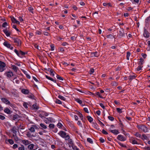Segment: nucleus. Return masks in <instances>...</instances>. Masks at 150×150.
Wrapping results in <instances>:
<instances>
[{"mask_svg":"<svg viewBox=\"0 0 150 150\" xmlns=\"http://www.w3.org/2000/svg\"><path fill=\"white\" fill-rule=\"evenodd\" d=\"M138 128L142 130L144 132H147L148 131V129L144 125H139Z\"/></svg>","mask_w":150,"mask_h":150,"instance_id":"nucleus-1","label":"nucleus"},{"mask_svg":"<svg viewBox=\"0 0 150 150\" xmlns=\"http://www.w3.org/2000/svg\"><path fill=\"white\" fill-rule=\"evenodd\" d=\"M14 42L18 46H20L21 44V41L18 38H14L13 39Z\"/></svg>","mask_w":150,"mask_h":150,"instance_id":"nucleus-2","label":"nucleus"},{"mask_svg":"<svg viewBox=\"0 0 150 150\" xmlns=\"http://www.w3.org/2000/svg\"><path fill=\"white\" fill-rule=\"evenodd\" d=\"M6 66L5 64L4 63L0 61V71L2 72L3 71L4 69V68Z\"/></svg>","mask_w":150,"mask_h":150,"instance_id":"nucleus-3","label":"nucleus"},{"mask_svg":"<svg viewBox=\"0 0 150 150\" xmlns=\"http://www.w3.org/2000/svg\"><path fill=\"white\" fill-rule=\"evenodd\" d=\"M124 35V29L123 28H120L119 30V37L120 38H121Z\"/></svg>","mask_w":150,"mask_h":150,"instance_id":"nucleus-4","label":"nucleus"},{"mask_svg":"<svg viewBox=\"0 0 150 150\" xmlns=\"http://www.w3.org/2000/svg\"><path fill=\"white\" fill-rule=\"evenodd\" d=\"M4 75L8 78H10L13 76V73L11 71H9L5 73Z\"/></svg>","mask_w":150,"mask_h":150,"instance_id":"nucleus-5","label":"nucleus"},{"mask_svg":"<svg viewBox=\"0 0 150 150\" xmlns=\"http://www.w3.org/2000/svg\"><path fill=\"white\" fill-rule=\"evenodd\" d=\"M117 139L122 141H124L126 140V138L121 135H119L117 137Z\"/></svg>","mask_w":150,"mask_h":150,"instance_id":"nucleus-6","label":"nucleus"},{"mask_svg":"<svg viewBox=\"0 0 150 150\" xmlns=\"http://www.w3.org/2000/svg\"><path fill=\"white\" fill-rule=\"evenodd\" d=\"M3 44L5 46L10 48L11 50H12L13 48V47L11 46V45L7 42H5Z\"/></svg>","mask_w":150,"mask_h":150,"instance_id":"nucleus-7","label":"nucleus"},{"mask_svg":"<svg viewBox=\"0 0 150 150\" xmlns=\"http://www.w3.org/2000/svg\"><path fill=\"white\" fill-rule=\"evenodd\" d=\"M58 134L63 138H64L67 135V133L65 132L62 131H61L59 133H58Z\"/></svg>","mask_w":150,"mask_h":150,"instance_id":"nucleus-8","label":"nucleus"},{"mask_svg":"<svg viewBox=\"0 0 150 150\" xmlns=\"http://www.w3.org/2000/svg\"><path fill=\"white\" fill-rule=\"evenodd\" d=\"M2 101L6 104H8L10 105V103L9 101H8L6 98H2Z\"/></svg>","mask_w":150,"mask_h":150,"instance_id":"nucleus-9","label":"nucleus"},{"mask_svg":"<svg viewBox=\"0 0 150 150\" xmlns=\"http://www.w3.org/2000/svg\"><path fill=\"white\" fill-rule=\"evenodd\" d=\"M11 19L12 22L14 23H16L17 24H19V22L17 21L13 17L11 16Z\"/></svg>","mask_w":150,"mask_h":150,"instance_id":"nucleus-10","label":"nucleus"},{"mask_svg":"<svg viewBox=\"0 0 150 150\" xmlns=\"http://www.w3.org/2000/svg\"><path fill=\"white\" fill-rule=\"evenodd\" d=\"M11 116L12 117V119L14 120H18L19 117V115L16 114L15 115H11Z\"/></svg>","mask_w":150,"mask_h":150,"instance_id":"nucleus-11","label":"nucleus"},{"mask_svg":"<svg viewBox=\"0 0 150 150\" xmlns=\"http://www.w3.org/2000/svg\"><path fill=\"white\" fill-rule=\"evenodd\" d=\"M143 35L146 38H148L149 37V33L145 29L144 30Z\"/></svg>","mask_w":150,"mask_h":150,"instance_id":"nucleus-12","label":"nucleus"},{"mask_svg":"<svg viewBox=\"0 0 150 150\" xmlns=\"http://www.w3.org/2000/svg\"><path fill=\"white\" fill-rule=\"evenodd\" d=\"M109 131L112 133L114 134L117 135L119 133V132L118 131L117 129H114V130H111L110 129H109Z\"/></svg>","mask_w":150,"mask_h":150,"instance_id":"nucleus-13","label":"nucleus"},{"mask_svg":"<svg viewBox=\"0 0 150 150\" xmlns=\"http://www.w3.org/2000/svg\"><path fill=\"white\" fill-rule=\"evenodd\" d=\"M3 32L5 33L7 36L8 37L10 36V33L8 32L7 28L4 30Z\"/></svg>","mask_w":150,"mask_h":150,"instance_id":"nucleus-14","label":"nucleus"},{"mask_svg":"<svg viewBox=\"0 0 150 150\" xmlns=\"http://www.w3.org/2000/svg\"><path fill=\"white\" fill-rule=\"evenodd\" d=\"M4 112L5 113H6L10 114H11L12 112V111H11L8 108H6L4 110Z\"/></svg>","mask_w":150,"mask_h":150,"instance_id":"nucleus-15","label":"nucleus"},{"mask_svg":"<svg viewBox=\"0 0 150 150\" xmlns=\"http://www.w3.org/2000/svg\"><path fill=\"white\" fill-rule=\"evenodd\" d=\"M21 92L25 94H27L29 93L28 90L24 89H22L21 90Z\"/></svg>","mask_w":150,"mask_h":150,"instance_id":"nucleus-16","label":"nucleus"},{"mask_svg":"<svg viewBox=\"0 0 150 150\" xmlns=\"http://www.w3.org/2000/svg\"><path fill=\"white\" fill-rule=\"evenodd\" d=\"M98 52H96L93 53H91V57H98Z\"/></svg>","mask_w":150,"mask_h":150,"instance_id":"nucleus-17","label":"nucleus"},{"mask_svg":"<svg viewBox=\"0 0 150 150\" xmlns=\"http://www.w3.org/2000/svg\"><path fill=\"white\" fill-rule=\"evenodd\" d=\"M17 129H16V127L14 126L12 127L11 129V130L12 131V132L13 133L16 134V133L17 132L16 130Z\"/></svg>","mask_w":150,"mask_h":150,"instance_id":"nucleus-18","label":"nucleus"},{"mask_svg":"<svg viewBox=\"0 0 150 150\" xmlns=\"http://www.w3.org/2000/svg\"><path fill=\"white\" fill-rule=\"evenodd\" d=\"M36 134H35V135H34L33 134L32 135L29 132H28L26 135L29 137H35L36 136Z\"/></svg>","mask_w":150,"mask_h":150,"instance_id":"nucleus-19","label":"nucleus"},{"mask_svg":"<svg viewBox=\"0 0 150 150\" xmlns=\"http://www.w3.org/2000/svg\"><path fill=\"white\" fill-rule=\"evenodd\" d=\"M11 68L16 72L17 71L18 69V67L14 65H12Z\"/></svg>","mask_w":150,"mask_h":150,"instance_id":"nucleus-20","label":"nucleus"},{"mask_svg":"<svg viewBox=\"0 0 150 150\" xmlns=\"http://www.w3.org/2000/svg\"><path fill=\"white\" fill-rule=\"evenodd\" d=\"M36 104H34L32 105V108L34 110H37L39 108V107Z\"/></svg>","mask_w":150,"mask_h":150,"instance_id":"nucleus-21","label":"nucleus"},{"mask_svg":"<svg viewBox=\"0 0 150 150\" xmlns=\"http://www.w3.org/2000/svg\"><path fill=\"white\" fill-rule=\"evenodd\" d=\"M46 78H47V79L53 81L54 82V83H56V80H54L53 79H52V78H51V77H50L49 76H47V75H46Z\"/></svg>","mask_w":150,"mask_h":150,"instance_id":"nucleus-22","label":"nucleus"},{"mask_svg":"<svg viewBox=\"0 0 150 150\" xmlns=\"http://www.w3.org/2000/svg\"><path fill=\"white\" fill-rule=\"evenodd\" d=\"M77 114L81 118V120H82L83 119V117L82 114L78 111V112Z\"/></svg>","mask_w":150,"mask_h":150,"instance_id":"nucleus-23","label":"nucleus"},{"mask_svg":"<svg viewBox=\"0 0 150 150\" xmlns=\"http://www.w3.org/2000/svg\"><path fill=\"white\" fill-rule=\"evenodd\" d=\"M134 135L135 136L139 137V138H141L142 139H143L141 137V134H139L138 132H136Z\"/></svg>","mask_w":150,"mask_h":150,"instance_id":"nucleus-24","label":"nucleus"},{"mask_svg":"<svg viewBox=\"0 0 150 150\" xmlns=\"http://www.w3.org/2000/svg\"><path fill=\"white\" fill-rule=\"evenodd\" d=\"M87 118L88 121L90 122H91L93 121V119L90 116H87Z\"/></svg>","mask_w":150,"mask_h":150,"instance_id":"nucleus-25","label":"nucleus"},{"mask_svg":"<svg viewBox=\"0 0 150 150\" xmlns=\"http://www.w3.org/2000/svg\"><path fill=\"white\" fill-rule=\"evenodd\" d=\"M40 126L42 128V129H46L47 128V126L43 123H40Z\"/></svg>","mask_w":150,"mask_h":150,"instance_id":"nucleus-26","label":"nucleus"},{"mask_svg":"<svg viewBox=\"0 0 150 150\" xmlns=\"http://www.w3.org/2000/svg\"><path fill=\"white\" fill-rule=\"evenodd\" d=\"M34 145L33 144H30L28 146V148L30 150H33L34 147Z\"/></svg>","mask_w":150,"mask_h":150,"instance_id":"nucleus-27","label":"nucleus"},{"mask_svg":"<svg viewBox=\"0 0 150 150\" xmlns=\"http://www.w3.org/2000/svg\"><path fill=\"white\" fill-rule=\"evenodd\" d=\"M54 125L53 124H50L49 125V127L50 129H52L54 127Z\"/></svg>","mask_w":150,"mask_h":150,"instance_id":"nucleus-28","label":"nucleus"},{"mask_svg":"<svg viewBox=\"0 0 150 150\" xmlns=\"http://www.w3.org/2000/svg\"><path fill=\"white\" fill-rule=\"evenodd\" d=\"M22 143L25 145H27L29 144V142L28 140H23Z\"/></svg>","mask_w":150,"mask_h":150,"instance_id":"nucleus-29","label":"nucleus"},{"mask_svg":"<svg viewBox=\"0 0 150 150\" xmlns=\"http://www.w3.org/2000/svg\"><path fill=\"white\" fill-rule=\"evenodd\" d=\"M75 100L80 104L82 103V101L79 98H75Z\"/></svg>","mask_w":150,"mask_h":150,"instance_id":"nucleus-30","label":"nucleus"},{"mask_svg":"<svg viewBox=\"0 0 150 150\" xmlns=\"http://www.w3.org/2000/svg\"><path fill=\"white\" fill-rule=\"evenodd\" d=\"M58 98H59V99H61V100H65L66 99L64 97L60 95H59L58 96Z\"/></svg>","mask_w":150,"mask_h":150,"instance_id":"nucleus-31","label":"nucleus"},{"mask_svg":"<svg viewBox=\"0 0 150 150\" xmlns=\"http://www.w3.org/2000/svg\"><path fill=\"white\" fill-rule=\"evenodd\" d=\"M68 140V143L71 145V146L74 144L72 140L71 139H70Z\"/></svg>","mask_w":150,"mask_h":150,"instance_id":"nucleus-32","label":"nucleus"},{"mask_svg":"<svg viewBox=\"0 0 150 150\" xmlns=\"http://www.w3.org/2000/svg\"><path fill=\"white\" fill-rule=\"evenodd\" d=\"M29 129L30 131H31V132H35V129L32 126L30 127Z\"/></svg>","mask_w":150,"mask_h":150,"instance_id":"nucleus-33","label":"nucleus"},{"mask_svg":"<svg viewBox=\"0 0 150 150\" xmlns=\"http://www.w3.org/2000/svg\"><path fill=\"white\" fill-rule=\"evenodd\" d=\"M87 141L91 144L93 143V141L92 139L90 138H88L87 139Z\"/></svg>","mask_w":150,"mask_h":150,"instance_id":"nucleus-34","label":"nucleus"},{"mask_svg":"<svg viewBox=\"0 0 150 150\" xmlns=\"http://www.w3.org/2000/svg\"><path fill=\"white\" fill-rule=\"evenodd\" d=\"M139 60H140V61H139V65H142L143 64V62H144V60H143V59L142 58H141L139 59Z\"/></svg>","mask_w":150,"mask_h":150,"instance_id":"nucleus-35","label":"nucleus"},{"mask_svg":"<svg viewBox=\"0 0 150 150\" xmlns=\"http://www.w3.org/2000/svg\"><path fill=\"white\" fill-rule=\"evenodd\" d=\"M106 37L108 38H115L111 34H110V35H107L106 36Z\"/></svg>","mask_w":150,"mask_h":150,"instance_id":"nucleus-36","label":"nucleus"},{"mask_svg":"<svg viewBox=\"0 0 150 150\" xmlns=\"http://www.w3.org/2000/svg\"><path fill=\"white\" fill-rule=\"evenodd\" d=\"M116 110L119 113H121L122 112V109L119 108H116Z\"/></svg>","mask_w":150,"mask_h":150,"instance_id":"nucleus-37","label":"nucleus"},{"mask_svg":"<svg viewBox=\"0 0 150 150\" xmlns=\"http://www.w3.org/2000/svg\"><path fill=\"white\" fill-rule=\"evenodd\" d=\"M71 146L74 149L76 150H79V149L78 148H77L74 145V144L73 145H72Z\"/></svg>","mask_w":150,"mask_h":150,"instance_id":"nucleus-38","label":"nucleus"},{"mask_svg":"<svg viewBox=\"0 0 150 150\" xmlns=\"http://www.w3.org/2000/svg\"><path fill=\"white\" fill-rule=\"evenodd\" d=\"M136 77V76L135 75L130 76H129V79L132 80L134 79Z\"/></svg>","mask_w":150,"mask_h":150,"instance_id":"nucleus-39","label":"nucleus"},{"mask_svg":"<svg viewBox=\"0 0 150 150\" xmlns=\"http://www.w3.org/2000/svg\"><path fill=\"white\" fill-rule=\"evenodd\" d=\"M57 77L58 79H59V80H63V78L62 77L60 76L57 75Z\"/></svg>","mask_w":150,"mask_h":150,"instance_id":"nucleus-40","label":"nucleus"},{"mask_svg":"<svg viewBox=\"0 0 150 150\" xmlns=\"http://www.w3.org/2000/svg\"><path fill=\"white\" fill-rule=\"evenodd\" d=\"M64 138L66 140H67L70 139V136L68 134L66 135Z\"/></svg>","mask_w":150,"mask_h":150,"instance_id":"nucleus-41","label":"nucleus"},{"mask_svg":"<svg viewBox=\"0 0 150 150\" xmlns=\"http://www.w3.org/2000/svg\"><path fill=\"white\" fill-rule=\"evenodd\" d=\"M108 118L110 120L112 121H113L114 120V118L110 116H108Z\"/></svg>","mask_w":150,"mask_h":150,"instance_id":"nucleus-42","label":"nucleus"},{"mask_svg":"<svg viewBox=\"0 0 150 150\" xmlns=\"http://www.w3.org/2000/svg\"><path fill=\"white\" fill-rule=\"evenodd\" d=\"M50 74L52 76H54V71L52 69H50Z\"/></svg>","mask_w":150,"mask_h":150,"instance_id":"nucleus-43","label":"nucleus"},{"mask_svg":"<svg viewBox=\"0 0 150 150\" xmlns=\"http://www.w3.org/2000/svg\"><path fill=\"white\" fill-rule=\"evenodd\" d=\"M8 141L9 143L11 144H13L14 143L12 139H9Z\"/></svg>","mask_w":150,"mask_h":150,"instance_id":"nucleus-44","label":"nucleus"},{"mask_svg":"<svg viewBox=\"0 0 150 150\" xmlns=\"http://www.w3.org/2000/svg\"><path fill=\"white\" fill-rule=\"evenodd\" d=\"M56 103L59 104H61L62 102L59 100L57 99L56 100Z\"/></svg>","mask_w":150,"mask_h":150,"instance_id":"nucleus-45","label":"nucleus"},{"mask_svg":"<svg viewBox=\"0 0 150 150\" xmlns=\"http://www.w3.org/2000/svg\"><path fill=\"white\" fill-rule=\"evenodd\" d=\"M28 97L30 98L34 99V96L33 94H31V95H30L28 96Z\"/></svg>","mask_w":150,"mask_h":150,"instance_id":"nucleus-46","label":"nucleus"},{"mask_svg":"<svg viewBox=\"0 0 150 150\" xmlns=\"http://www.w3.org/2000/svg\"><path fill=\"white\" fill-rule=\"evenodd\" d=\"M130 53L129 52H127V59L128 60L129 59V57L130 56Z\"/></svg>","mask_w":150,"mask_h":150,"instance_id":"nucleus-47","label":"nucleus"},{"mask_svg":"<svg viewBox=\"0 0 150 150\" xmlns=\"http://www.w3.org/2000/svg\"><path fill=\"white\" fill-rule=\"evenodd\" d=\"M18 150H24V147L23 145H21V147L18 148Z\"/></svg>","mask_w":150,"mask_h":150,"instance_id":"nucleus-48","label":"nucleus"},{"mask_svg":"<svg viewBox=\"0 0 150 150\" xmlns=\"http://www.w3.org/2000/svg\"><path fill=\"white\" fill-rule=\"evenodd\" d=\"M28 10L31 12L33 13V9L31 7H30L28 8Z\"/></svg>","mask_w":150,"mask_h":150,"instance_id":"nucleus-49","label":"nucleus"},{"mask_svg":"<svg viewBox=\"0 0 150 150\" xmlns=\"http://www.w3.org/2000/svg\"><path fill=\"white\" fill-rule=\"evenodd\" d=\"M133 144H138V142L135 139H133L132 141Z\"/></svg>","mask_w":150,"mask_h":150,"instance_id":"nucleus-50","label":"nucleus"},{"mask_svg":"<svg viewBox=\"0 0 150 150\" xmlns=\"http://www.w3.org/2000/svg\"><path fill=\"white\" fill-rule=\"evenodd\" d=\"M8 25V24L7 22H4L2 24V27H3L5 28L6 26Z\"/></svg>","mask_w":150,"mask_h":150,"instance_id":"nucleus-51","label":"nucleus"},{"mask_svg":"<svg viewBox=\"0 0 150 150\" xmlns=\"http://www.w3.org/2000/svg\"><path fill=\"white\" fill-rule=\"evenodd\" d=\"M13 137H14L15 140L17 141L18 140V138L16 134L13 135Z\"/></svg>","mask_w":150,"mask_h":150,"instance_id":"nucleus-52","label":"nucleus"},{"mask_svg":"<svg viewBox=\"0 0 150 150\" xmlns=\"http://www.w3.org/2000/svg\"><path fill=\"white\" fill-rule=\"evenodd\" d=\"M96 94L100 98H102L103 97L100 95V93L99 92H96Z\"/></svg>","mask_w":150,"mask_h":150,"instance_id":"nucleus-53","label":"nucleus"},{"mask_svg":"<svg viewBox=\"0 0 150 150\" xmlns=\"http://www.w3.org/2000/svg\"><path fill=\"white\" fill-rule=\"evenodd\" d=\"M23 106L25 108H28V106H27V104L25 102H24L23 103Z\"/></svg>","mask_w":150,"mask_h":150,"instance_id":"nucleus-54","label":"nucleus"},{"mask_svg":"<svg viewBox=\"0 0 150 150\" xmlns=\"http://www.w3.org/2000/svg\"><path fill=\"white\" fill-rule=\"evenodd\" d=\"M143 67V66H140V65L137 68V71H139L141 70L142 69V67Z\"/></svg>","mask_w":150,"mask_h":150,"instance_id":"nucleus-55","label":"nucleus"},{"mask_svg":"<svg viewBox=\"0 0 150 150\" xmlns=\"http://www.w3.org/2000/svg\"><path fill=\"white\" fill-rule=\"evenodd\" d=\"M14 52L18 56H19V53L18 52V51L16 49H15Z\"/></svg>","mask_w":150,"mask_h":150,"instance_id":"nucleus-56","label":"nucleus"},{"mask_svg":"<svg viewBox=\"0 0 150 150\" xmlns=\"http://www.w3.org/2000/svg\"><path fill=\"white\" fill-rule=\"evenodd\" d=\"M102 132L105 134H108V133L104 129H103Z\"/></svg>","mask_w":150,"mask_h":150,"instance_id":"nucleus-57","label":"nucleus"},{"mask_svg":"<svg viewBox=\"0 0 150 150\" xmlns=\"http://www.w3.org/2000/svg\"><path fill=\"white\" fill-rule=\"evenodd\" d=\"M142 136L144 139H147L148 138L147 137L145 134H143Z\"/></svg>","mask_w":150,"mask_h":150,"instance_id":"nucleus-58","label":"nucleus"},{"mask_svg":"<svg viewBox=\"0 0 150 150\" xmlns=\"http://www.w3.org/2000/svg\"><path fill=\"white\" fill-rule=\"evenodd\" d=\"M19 53H20L22 55H24L26 53L22 51L21 50L19 51Z\"/></svg>","mask_w":150,"mask_h":150,"instance_id":"nucleus-59","label":"nucleus"},{"mask_svg":"<svg viewBox=\"0 0 150 150\" xmlns=\"http://www.w3.org/2000/svg\"><path fill=\"white\" fill-rule=\"evenodd\" d=\"M85 111V112L87 113H89V112L87 108H85L83 109Z\"/></svg>","mask_w":150,"mask_h":150,"instance_id":"nucleus-60","label":"nucleus"},{"mask_svg":"<svg viewBox=\"0 0 150 150\" xmlns=\"http://www.w3.org/2000/svg\"><path fill=\"white\" fill-rule=\"evenodd\" d=\"M57 126L59 127H61L62 126V124L61 123H58L57 124Z\"/></svg>","mask_w":150,"mask_h":150,"instance_id":"nucleus-61","label":"nucleus"},{"mask_svg":"<svg viewBox=\"0 0 150 150\" xmlns=\"http://www.w3.org/2000/svg\"><path fill=\"white\" fill-rule=\"evenodd\" d=\"M5 117L4 116L0 115V119L2 120H4L5 119Z\"/></svg>","mask_w":150,"mask_h":150,"instance_id":"nucleus-62","label":"nucleus"},{"mask_svg":"<svg viewBox=\"0 0 150 150\" xmlns=\"http://www.w3.org/2000/svg\"><path fill=\"white\" fill-rule=\"evenodd\" d=\"M100 140L101 143H103L105 142V140L102 138H100Z\"/></svg>","mask_w":150,"mask_h":150,"instance_id":"nucleus-63","label":"nucleus"},{"mask_svg":"<svg viewBox=\"0 0 150 150\" xmlns=\"http://www.w3.org/2000/svg\"><path fill=\"white\" fill-rule=\"evenodd\" d=\"M141 55L144 58H146L147 56V55L146 54L142 53Z\"/></svg>","mask_w":150,"mask_h":150,"instance_id":"nucleus-64","label":"nucleus"}]
</instances>
